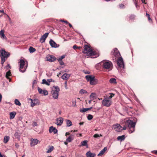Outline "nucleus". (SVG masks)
Here are the masks:
<instances>
[{
    "mask_svg": "<svg viewBox=\"0 0 157 157\" xmlns=\"http://www.w3.org/2000/svg\"><path fill=\"white\" fill-rule=\"evenodd\" d=\"M90 84L92 85L95 84L96 83L95 82V80H94V81H91V82H90Z\"/></svg>",
    "mask_w": 157,
    "mask_h": 157,
    "instance_id": "obj_46",
    "label": "nucleus"
},
{
    "mask_svg": "<svg viewBox=\"0 0 157 157\" xmlns=\"http://www.w3.org/2000/svg\"><path fill=\"white\" fill-rule=\"evenodd\" d=\"M73 140V137L69 136L66 139V141L69 142H70Z\"/></svg>",
    "mask_w": 157,
    "mask_h": 157,
    "instance_id": "obj_34",
    "label": "nucleus"
},
{
    "mask_svg": "<svg viewBox=\"0 0 157 157\" xmlns=\"http://www.w3.org/2000/svg\"><path fill=\"white\" fill-rule=\"evenodd\" d=\"M10 54L9 53L6 52L4 49H2L0 51V56L1 58V63L3 65L6 59L9 56Z\"/></svg>",
    "mask_w": 157,
    "mask_h": 157,
    "instance_id": "obj_4",
    "label": "nucleus"
},
{
    "mask_svg": "<svg viewBox=\"0 0 157 157\" xmlns=\"http://www.w3.org/2000/svg\"><path fill=\"white\" fill-rule=\"evenodd\" d=\"M38 91L39 93L41 94H42V92H43V90L41 88H40L39 87H38Z\"/></svg>",
    "mask_w": 157,
    "mask_h": 157,
    "instance_id": "obj_43",
    "label": "nucleus"
},
{
    "mask_svg": "<svg viewBox=\"0 0 157 157\" xmlns=\"http://www.w3.org/2000/svg\"><path fill=\"white\" fill-rule=\"evenodd\" d=\"M107 149V147H105L101 151H100L98 155V156H101L105 152V151Z\"/></svg>",
    "mask_w": 157,
    "mask_h": 157,
    "instance_id": "obj_20",
    "label": "nucleus"
},
{
    "mask_svg": "<svg viewBox=\"0 0 157 157\" xmlns=\"http://www.w3.org/2000/svg\"><path fill=\"white\" fill-rule=\"evenodd\" d=\"M109 82L112 84H116L117 83L116 80L114 78H110L109 81Z\"/></svg>",
    "mask_w": 157,
    "mask_h": 157,
    "instance_id": "obj_26",
    "label": "nucleus"
},
{
    "mask_svg": "<svg viewBox=\"0 0 157 157\" xmlns=\"http://www.w3.org/2000/svg\"><path fill=\"white\" fill-rule=\"evenodd\" d=\"M49 132L50 133H52L53 132L54 134H56L57 132V130L56 129V128L54 127L53 126H52L49 127Z\"/></svg>",
    "mask_w": 157,
    "mask_h": 157,
    "instance_id": "obj_16",
    "label": "nucleus"
},
{
    "mask_svg": "<svg viewBox=\"0 0 157 157\" xmlns=\"http://www.w3.org/2000/svg\"><path fill=\"white\" fill-rule=\"evenodd\" d=\"M46 59L49 62H53L56 60L55 57L52 55H48L46 56Z\"/></svg>",
    "mask_w": 157,
    "mask_h": 157,
    "instance_id": "obj_11",
    "label": "nucleus"
},
{
    "mask_svg": "<svg viewBox=\"0 0 157 157\" xmlns=\"http://www.w3.org/2000/svg\"><path fill=\"white\" fill-rule=\"evenodd\" d=\"M0 157H6L5 155H2L1 152H0Z\"/></svg>",
    "mask_w": 157,
    "mask_h": 157,
    "instance_id": "obj_53",
    "label": "nucleus"
},
{
    "mask_svg": "<svg viewBox=\"0 0 157 157\" xmlns=\"http://www.w3.org/2000/svg\"><path fill=\"white\" fill-rule=\"evenodd\" d=\"M66 122L67 126L70 127L72 125V122L70 120H67Z\"/></svg>",
    "mask_w": 157,
    "mask_h": 157,
    "instance_id": "obj_29",
    "label": "nucleus"
},
{
    "mask_svg": "<svg viewBox=\"0 0 157 157\" xmlns=\"http://www.w3.org/2000/svg\"><path fill=\"white\" fill-rule=\"evenodd\" d=\"M73 49H77V48H79H79H80V47H78H78L76 46V45H74V46H73Z\"/></svg>",
    "mask_w": 157,
    "mask_h": 157,
    "instance_id": "obj_50",
    "label": "nucleus"
},
{
    "mask_svg": "<svg viewBox=\"0 0 157 157\" xmlns=\"http://www.w3.org/2000/svg\"><path fill=\"white\" fill-rule=\"evenodd\" d=\"M74 136H75V135L74 134H71L70 135V136H71V137H73V138L74 139Z\"/></svg>",
    "mask_w": 157,
    "mask_h": 157,
    "instance_id": "obj_57",
    "label": "nucleus"
},
{
    "mask_svg": "<svg viewBox=\"0 0 157 157\" xmlns=\"http://www.w3.org/2000/svg\"><path fill=\"white\" fill-rule=\"evenodd\" d=\"M49 44L52 47L57 48L59 47V45H58L52 39L50 40Z\"/></svg>",
    "mask_w": 157,
    "mask_h": 157,
    "instance_id": "obj_15",
    "label": "nucleus"
},
{
    "mask_svg": "<svg viewBox=\"0 0 157 157\" xmlns=\"http://www.w3.org/2000/svg\"><path fill=\"white\" fill-rule=\"evenodd\" d=\"M92 109V107H90L89 108H83L81 109L80 110V112L82 113H84L87 111L89 110H90Z\"/></svg>",
    "mask_w": 157,
    "mask_h": 157,
    "instance_id": "obj_24",
    "label": "nucleus"
},
{
    "mask_svg": "<svg viewBox=\"0 0 157 157\" xmlns=\"http://www.w3.org/2000/svg\"><path fill=\"white\" fill-rule=\"evenodd\" d=\"M117 64L120 67H124V63L122 57H119L117 60Z\"/></svg>",
    "mask_w": 157,
    "mask_h": 157,
    "instance_id": "obj_9",
    "label": "nucleus"
},
{
    "mask_svg": "<svg viewBox=\"0 0 157 157\" xmlns=\"http://www.w3.org/2000/svg\"><path fill=\"white\" fill-rule=\"evenodd\" d=\"M112 101L109 100L108 98H105L103 99L102 101V105L105 106L109 107L111 105Z\"/></svg>",
    "mask_w": 157,
    "mask_h": 157,
    "instance_id": "obj_7",
    "label": "nucleus"
},
{
    "mask_svg": "<svg viewBox=\"0 0 157 157\" xmlns=\"http://www.w3.org/2000/svg\"><path fill=\"white\" fill-rule=\"evenodd\" d=\"M32 125L34 127L37 126V124L36 122L34 121V122H33L32 124Z\"/></svg>",
    "mask_w": 157,
    "mask_h": 157,
    "instance_id": "obj_44",
    "label": "nucleus"
},
{
    "mask_svg": "<svg viewBox=\"0 0 157 157\" xmlns=\"http://www.w3.org/2000/svg\"><path fill=\"white\" fill-rule=\"evenodd\" d=\"M113 51H114V52L116 53L117 54V53L118 52V51L117 49L116 48H115L113 49Z\"/></svg>",
    "mask_w": 157,
    "mask_h": 157,
    "instance_id": "obj_47",
    "label": "nucleus"
},
{
    "mask_svg": "<svg viewBox=\"0 0 157 157\" xmlns=\"http://www.w3.org/2000/svg\"><path fill=\"white\" fill-rule=\"evenodd\" d=\"M125 138V136L124 135H123L121 136H120L117 137V139L118 140H120L122 141L124 140Z\"/></svg>",
    "mask_w": 157,
    "mask_h": 157,
    "instance_id": "obj_25",
    "label": "nucleus"
},
{
    "mask_svg": "<svg viewBox=\"0 0 157 157\" xmlns=\"http://www.w3.org/2000/svg\"><path fill=\"white\" fill-rule=\"evenodd\" d=\"M16 114V113L15 112H11L10 114V119H13Z\"/></svg>",
    "mask_w": 157,
    "mask_h": 157,
    "instance_id": "obj_23",
    "label": "nucleus"
},
{
    "mask_svg": "<svg viewBox=\"0 0 157 157\" xmlns=\"http://www.w3.org/2000/svg\"><path fill=\"white\" fill-rule=\"evenodd\" d=\"M2 95L0 94V102L1 101H2Z\"/></svg>",
    "mask_w": 157,
    "mask_h": 157,
    "instance_id": "obj_58",
    "label": "nucleus"
},
{
    "mask_svg": "<svg viewBox=\"0 0 157 157\" xmlns=\"http://www.w3.org/2000/svg\"><path fill=\"white\" fill-rule=\"evenodd\" d=\"M18 63L19 71L23 73L25 72L27 68V66H25V61L23 59H20Z\"/></svg>",
    "mask_w": 157,
    "mask_h": 157,
    "instance_id": "obj_6",
    "label": "nucleus"
},
{
    "mask_svg": "<svg viewBox=\"0 0 157 157\" xmlns=\"http://www.w3.org/2000/svg\"><path fill=\"white\" fill-rule=\"evenodd\" d=\"M124 6V5L121 4L120 5V7L121 8H122Z\"/></svg>",
    "mask_w": 157,
    "mask_h": 157,
    "instance_id": "obj_56",
    "label": "nucleus"
},
{
    "mask_svg": "<svg viewBox=\"0 0 157 157\" xmlns=\"http://www.w3.org/2000/svg\"><path fill=\"white\" fill-rule=\"evenodd\" d=\"M15 104L18 106H20L21 105V103L20 101L17 99H15L14 100Z\"/></svg>",
    "mask_w": 157,
    "mask_h": 157,
    "instance_id": "obj_33",
    "label": "nucleus"
},
{
    "mask_svg": "<svg viewBox=\"0 0 157 157\" xmlns=\"http://www.w3.org/2000/svg\"><path fill=\"white\" fill-rule=\"evenodd\" d=\"M30 145L31 147H33L37 144L38 142V140L37 139H33L31 138L30 139Z\"/></svg>",
    "mask_w": 157,
    "mask_h": 157,
    "instance_id": "obj_10",
    "label": "nucleus"
},
{
    "mask_svg": "<svg viewBox=\"0 0 157 157\" xmlns=\"http://www.w3.org/2000/svg\"><path fill=\"white\" fill-rule=\"evenodd\" d=\"M65 57V56L64 55H63L61 56L60 57H59L58 59V61H60L62 60V59L64 58Z\"/></svg>",
    "mask_w": 157,
    "mask_h": 157,
    "instance_id": "obj_42",
    "label": "nucleus"
},
{
    "mask_svg": "<svg viewBox=\"0 0 157 157\" xmlns=\"http://www.w3.org/2000/svg\"><path fill=\"white\" fill-rule=\"evenodd\" d=\"M30 100L31 101V106L32 107L39 104L40 101L37 99H32L30 98Z\"/></svg>",
    "mask_w": 157,
    "mask_h": 157,
    "instance_id": "obj_8",
    "label": "nucleus"
},
{
    "mask_svg": "<svg viewBox=\"0 0 157 157\" xmlns=\"http://www.w3.org/2000/svg\"><path fill=\"white\" fill-rule=\"evenodd\" d=\"M0 36L1 38L3 40H7V38L4 34V31L2 30L0 31Z\"/></svg>",
    "mask_w": 157,
    "mask_h": 157,
    "instance_id": "obj_19",
    "label": "nucleus"
},
{
    "mask_svg": "<svg viewBox=\"0 0 157 157\" xmlns=\"http://www.w3.org/2000/svg\"><path fill=\"white\" fill-rule=\"evenodd\" d=\"M63 119L62 117L58 118L56 119V124L59 126L61 125L63 123Z\"/></svg>",
    "mask_w": 157,
    "mask_h": 157,
    "instance_id": "obj_13",
    "label": "nucleus"
},
{
    "mask_svg": "<svg viewBox=\"0 0 157 157\" xmlns=\"http://www.w3.org/2000/svg\"><path fill=\"white\" fill-rule=\"evenodd\" d=\"M0 12L5 14L3 10H0Z\"/></svg>",
    "mask_w": 157,
    "mask_h": 157,
    "instance_id": "obj_63",
    "label": "nucleus"
},
{
    "mask_svg": "<svg viewBox=\"0 0 157 157\" xmlns=\"http://www.w3.org/2000/svg\"><path fill=\"white\" fill-rule=\"evenodd\" d=\"M101 63L103 68L106 70V71H110L113 69V63L110 61L107 60H104L101 62Z\"/></svg>",
    "mask_w": 157,
    "mask_h": 157,
    "instance_id": "obj_1",
    "label": "nucleus"
},
{
    "mask_svg": "<svg viewBox=\"0 0 157 157\" xmlns=\"http://www.w3.org/2000/svg\"><path fill=\"white\" fill-rule=\"evenodd\" d=\"M93 118V116L91 114H89L87 117V119L89 120H92Z\"/></svg>",
    "mask_w": 157,
    "mask_h": 157,
    "instance_id": "obj_38",
    "label": "nucleus"
},
{
    "mask_svg": "<svg viewBox=\"0 0 157 157\" xmlns=\"http://www.w3.org/2000/svg\"><path fill=\"white\" fill-rule=\"evenodd\" d=\"M126 126H126V125H125V126H124L123 128V130H126L127 128V127H126Z\"/></svg>",
    "mask_w": 157,
    "mask_h": 157,
    "instance_id": "obj_55",
    "label": "nucleus"
},
{
    "mask_svg": "<svg viewBox=\"0 0 157 157\" xmlns=\"http://www.w3.org/2000/svg\"><path fill=\"white\" fill-rule=\"evenodd\" d=\"M60 91L59 88L57 86H54L51 92L53 98L55 99H57L59 96V93Z\"/></svg>",
    "mask_w": 157,
    "mask_h": 157,
    "instance_id": "obj_5",
    "label": "nucleus"
},
{
    "mask_svg": "<svg viewBox=\"0 0 157 157\" xmlns=\"http://www.w3.org/2000/svg\"><path fill=\"white\" fill-rule=\"evenodd\" d=\"M93 100L90 99V100H89L88 101V103L89 104H90L91 103V102Z\"/></svg>",
    "mask_w": 157,
    "mask_h": 157,
    "instance_id": "obj_61",
    "label": "nucleus"
},
{
    "mask_svg": "<svg viewBox=\"0 0 157 157\" xmlns=\"http://www.w3.org/2000/svg\"><path fill=\"white\" fill-rule=\"evenodd\" d=\"M10 137L8 136H5L3 142L5 143H6L9 141Z\"/></svg>",
    "mask_w": 157,
    "mask_h": 157,
    "instance_id": "obj_31",
    "label": "nucleus"
},
{
    "mask_svg": "<svg viewBox=\"0 0 157 157\" xmlns=\"http://www.w3.org/2000/svg\"><path fill=\"white\" fill-rule=\"evenodd\" d=\"M79 94L81 95H83L87 93V91L83 89H81L79 91Z\"/></svg>",
    "mask_w": 157,
    "mask_h": 157,
    "instance_id": "obj_30",
    "label": "nucleus"
},
{
    "mask_svg": "<svg viewBox=\"0 0 157 157\" xmlns=\"http://www.w3.org/2000/svg\"><path fill=\"white\" fill-rule=\"evenodd\" d=\"M48 34L49 33H45L42 36L41 38L40 39V41L42 43L45 42V40L46 39V38L48 36Z\"/></svg>",
    "mask_w": 157,
    "mask_h": 157,
    "instance_id": "obj_12",
    "label": "nucleus"
},
{
    "mask_svg": "<svg viewBox=\"0 0 157 157\" xmlns=\"http://www.w3.org/2000/svg\"><path fill=\"white\" fill-rule=\"evenodd\" d=\"M58 61L59 62V64H60V65H64V63L63 61L62 60Z\"/></svg>",
    "mask_w": 157,
    "mask_h": 157,
    "instance_id": "obj_45",
    "label": "nucleus"
},
{
    "mask_svg": "<svg viewBox=\"0 0 157 157\" xmlns=\"http://www.w3.org/2000/svg\"><path fill=\"white\" fill-rule=\"evenodd\" d=\"M77 131H78L77 130H71V132H77Z\"/></svg>",
    "mask_w": 157,
    "mask_h": 157,
    "instance_id": "obj_60",
    "label": "nucleus"
},
{
    "mask_svg": "<svg viewBox=\"0 0 157 157\" xmlns=\"http://www.w3.org/2000/svg\"><path fill=\"white\" fill-rule=\"evenodd\" d=\"M67 81H66L65 82V88L66 89H67V88H68L67 86Z\"/></svg>",
    "mask_w": 157,
    "mask_h": 157,
    "instance_id": "obj_49",
    "label": "nucleus"
},
{
    "mask_svg": "<svg viewBox=\"0 0 157 157\" xmlns=\"http://www.w3.org/2000/svg\"><path fill=\"white\" fill-rule=\"evenodd\" d=\"M11 75V73L10 72V70H9L6 73V77L7 79H9V81L10 82L11 81V79L10 78L9 76H10Z\"/></svg>",
    "mask_w": 157,
    "mask_h": 157,
    "instance_id": "obj_22",
    "label": "nucleus"
},
{
    "mask_svg": "<svg viewBox=\"0 0 157 157\" xmlns=\"http://www.w3.org/2000/svg\"><path fill=\"white\" fill-rule=\"evenodd\" d=\"M114 128H116V130L118 132L123 130V127L121 126L120 124H117L114 125Z\"/></svg>",
    "mask_w": 157,
    "mask_h": 157,
    "instance_id": "obj_14",
    "label": "nucleus"
},
{
    "mask_svg": "<svg viewBox=\"0 0 157 157\" xmlns=\"http://www.w3.org/2000/svg\"><path fill=\"white\" fill-rule=\"evenodd\" d=\"M42 84H45L48 86L50 85V83L48 82L45 79H43L42 80V82L41 83Z\"/></svg>",
    "mask_w": 157,
    "mask_h": 157,
    "instance_id": "obj_35",
    "label": "nucleus"
},
{
    "mask_svg": "<svg viewBox=\"0 0 157 157\" xmlns=\"http://www.w3.org/2000/svg\"><path fill=\"white\" fill-rule=\"evenodd\" d=\"M29 50L30 53H33L36 51V49L35 48L32 47H30L29 48Z\"/></svg>",
    "mask_w": 157,
    "mask_h": 157,
    "instance_id": "obj_32",
    "label": "nucleus"
},
{
    "mask_svg": "<svg viewBox=\"0 0 157 157\" xmlns=\"http://www.w3.org/2000/svg\"><path fill=\"white\" fill-rule=\"evenodd\" d=\"M70 76V74L67 73H65L62 76L61 78L62 79L67 81L68 79L69 78Z\"/></svg>",
    "mask_w": 157,
    "mask_h": 157,
    "instance_id": "obj_17",
    "label": "nucleus"
},
{
    "mask_svg": "<svg viewBox=\"0 0 157 157\" xmlns=\"http://www.w3.org/2000/svg\"><path fill=\"white\" fill-rule=\"evenodd\" d=\"M69 142H67L66 141L64 142V144L66 145H67V144H68V143Z\"/></svg>",
    "mask_w": 157,
    "mask_h": 157,
    "instance_id": "obj_62",
    "label": "nucleus"
},
{
    "mask_svg": "<svg viewBox=\"0 0 157 157\" xmlns=\"http://www.w3.org/2000/svg\"><path fill=\"white\" fill-rule=\"evenodd\" d=\"M48 81L49 83L51 82H54V80H53L52 79H48Z\"/></svg>",
    "mask_w": 157,
    "mask_h": 157,
    "instance_id": "obj_52",
    "label": "nucleus"
},
{
    "mask_svg": "<svg viewBox=\"0 0 157 157\" xmlns=\"http://www.w3.org/2000/svg\"><path fill=\"white\" fill-rule=\"evenodd\" d=\"M87 140H84L81 143V145L82 146H85L87 144Z\"/></svg>",
    "mask_w": 157,
    "mask_h": 157,
    "instance_id": "obj_37",
    "label": "nucleus"
},
{
    "mask_svg": "<svg viewBox=\"0 0 157 157\" xmlns=\"http://www.w3.org/2000/svg\"><path fill=\"white\" fill-rule=\"evenodd\" d=\"M94 153H92L90 151H89L86 154V155L87 157H94L95 156Z\"/></svg>",
    "mask_w": 157,
    "mask_h": 157,
    "instance_id": "obj_21",
    "label": "nucleus"
},
{
    "mask_svg": "<svg viewBox=\"0 0 157 157\" xmlns=\"http://www.w3.org/2000/svg\"><path fill=\"white\" fill-rule=\"evenodd\" d=\"M70 135V133L69 132H66V135H65L67 136V135Z\"/></svg>",
    "mask_w": 157,
    "mask_h": 157,
    "instance_id": "obj_59",
    "label": "nucleus"
},
{
    "mask_svg": "<svg viewBox=\"0 0 157 157\" xmlns=\"http://www.w3.org/2000/svg\"><path fill=\"white\" fill-rule=\"evenodd\" d=\"M15 145L17 148H18L19 147V145H18V144H17V143L15 144Z\"/></svg>",
    "mask_w": 157,
    "mask_h": 157,
    "instance_id": "obj_54",
    "label": "nucleus"
},
{
    "mask_svg": "<svg viewBox=\"0 0 157 157\" xmlns=\"http://www.w3.org/2000/svg\"><path fill=\"white\" fill-rule=\"evenodd\" d=\"M136 124V122L133 121L132 120L130 119H128L126 121L125 125L129 128L128 130L129 133H131L134 132Z\"/></svg>",
    "mask_w": 157,
    "mask_h": 157,
    "instance_id": "obj_3",
    "label": "nucleus"
},
{
    "mask_svg": "<svg viewBox=\"0 0 157 157\" xmlns=\"http://www.w3.org/2000/svg\"><path fill=\"white\" fill-rule=\"evenodd\" d=\"M146 16L147 17L148 20L149 21V22H151L152 21V20L151 18L150 17V15L149 14L146 13Z\"/></svg>",
    "mask_w": 157,
    "mask_h": 157,
    "instance_id": "obj_39",
    "label": "nucleus"
},
{
    "mask_svg": "<svg viewBox=\"0 0 157 157\" xmlns=\"http://www.w3.org/2000/svg\"><path fill=\"white\" fill-rule=\"evenodd\" d=\"M135 17V16L133 15H132L130 16V19H133Z\"/></svg>",
    "mask_w": 157,
    "mask_h": 157,
    "instance_id": "obj_48",
    "label": "nucleus"
},
{
    "mask_svg": "<svg viewBox=\"0 0 157 157\" xmlns=\"http://www.w3.org/2000/svg\"><path fill=\"white\" fill-rule=\"evenodd\" d=\"M102 136L101 134H100V135H99L98 134H95L94 135V138H98V137H99L100 136Z\"/></svg>",
    "mask_w": 157,
    "mask_h": 157,
    "instance_id": "obj_40",
    "label": "nucleus"
},
{
    "mask_svg": "<svg viewBox=\"0 0 157 157\" xmlns=\"http://www.w3.org/2000/svg\"><path fill=\"white\" fill-rule=\"evenodd\" d=\"M96 95V94L95 93H92L90 96V99L94 100Z\"/></svg>",
    "mask_w": 157,
    "mask_h": 157,
    "instance_id": "obj_28",
    "label": "nucleus"
},
{
    "mask_svg": "<svg viewBox=\"0 0 157 157\" xmlns=\"http://www.w3.org/2000/svg\"><path fill=\"white\" fill-rule=\"evenodd\" d=\"M83 52L85 54L87 57H90L91 58L96 57L94 56L95 55V52L93 51L90 48L88 45H85L84 46V50Z\"/></svg>",
    "mask_w": 157,
    "mask_h": 157,
    "instance_id": "obj_2",
    "label": "nucleus"
},
{
    "mask_svg": "<svg viewBox=\"0 0 157 157\" xmlns=\"http://www.w3.org/2000/svg\"><path fill=\"white\" fill-rule=\"evenodd\" d=\"M86 78L87 81H94V77L92 75H86Z\"/></svg>",
    "mask_w": 157,
    "mask_h": 157,
    "instance_id": "obj_18",
    "label": "nucleus"
},
{
    "mask_svg": "<svg viewBox=\"0 0 157 157\" xmlns=\"http://www.w3.org/2000/svg\"><path fill=\"white\" fill-rule=\"evenodd\" d=\"M60 21L62 22H65V23L67 24L68 23V22L67 21L60 20Z\"/></svg>",
    "mask_w": 157,
    "mask_h": 157,
    "instance_id": "obj_51",
    "label": "nucleus"
},
{
    "mask_svg": "<svg viewBox=\"0 0 157 157\" xmlns=\"http://www.w3.org/2000/svg\"><path fill=\"white\" fill-rule=\"evenodd\" d=\"M54 149V148L53 146H50L48 150L46 152L47 153H50L52 152V151Z\"/></svg>",
    "mask_w": 157,
    "mask_h": 157,
    "instance_id": "obj_27",
    "label": "nucleus"
},
{
    "mask_svg": "<svg viewBox=\"0 0 157 157\" xmlns=\"http://www.w3.org/2000/svg\"><path fill=\"white\" fill-rule=\"evenodd\" d=\"M109 94L110 96L108 97H106L107 98H108L109 100H111L112 98L114 96L115 94L113 93H109Z\"/></svg>",
    "mask_w": 157,
    "mask_h": 157,
    "instance_id": "obj_36",
    "label": "nucleus"
},
{
    "mask_svg": "<svg viewBox=\"0 0 157 157\" xmlns=\"http://www.w3.org/2000/svg\"><path fill=\"white\" fill-rule=\"evenodd\" d=\"M68 25H69V26H70L71 28V27H72V25H71V24H70V23H68Z\"/></svg>",
    "mask_w": 157,
    "mask_h": 157,
    "instance_id": "obj_64",
    "label": "nucleus"
},
{
    "mask_svg": "<svg viewBox=\"0 0 157 157\" xmlns=\"http://www.w3.org/2000/svg\"><path fill=\"white\" fill-rule=\"evenodd\" d=\"M42 94H43L44 95H47L48 94V92L46 90H44L43 91Z\"/></svg>",
    "mask_w": 157,
    "mask_h": 157,
    "instance_id": "obj_41",
    "label": "nucleus"
}]
</instances>
